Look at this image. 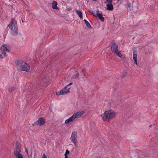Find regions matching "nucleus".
I'll list each match as a JSON object with an SVG mask.
<instances>
[{
    "mask_svg": "<svg viewBox=\"0 0 158 158\" xmlns=\"http://www.w3.org/2000/svg\"><path fill=\"white\" fill-rule=\"evenodd\" d=\"M116 114V113L114 111L110 110L105 111L101 114V116L103 121L109 122L110 119L115 118Z\"/></svg>",
    "mask_w": 158,
    "mask_h": 158,
    "instance_id": "f257e3e1",
    "label": "nucleus"
},
{
    "mask_svg": "<svg viewBox=\"0 0 158 158\" xmlns=\"http://www.w3.org/2000/svg\"><path fill=\"white\" fill-rule=\"evenodd\" d=\"M10 32L13 35H16L18 33L17 22L14 19H12L11 22L8 26Z\"/></svg>",
    "mask_w": 158,
    "mask_h": 158,
    "instance_id": "f03ea898",
    "label": "nucleus"
},
{
    "mask_svg": "<svg viewBox=\"0 0 158 158\" xmlns=\"http://www.w3.org/2000/svg\"><path fill=\"white\" fill-rule=\"evenodd\" d=\"M16 64L18 69L21 71L28 72L30 69V66L28 64L23 61H17Z\"/></svg>",
    "mask_w": 158,
    "mask_h": 158,
    "instance_id": "7ed1b4c3",
    "label": "nucleus"
},
{
    "mask_svg": "<svg viewBox=\"0 0 158 158\" xmlns=\"http://www.w3.org/2000/svg\"><path fill=\"white\" fill-rule=\"evenodd\" d=\"M72 84L73 83L71 82L70 84L67 85L64 87V89L61 90L59 92H56V94L57 95H60L66 94L67 93L69 92V89L70 88H69L67 89L66 88L68 86H70L71 85H72Z\"/></svg>",
    "mask_w": 158,
    "mask_h": 158,
    "instance_id": "20e7f679",
    "label": "nucleus"
},
{
    "mask_svg": "<svg viewBox=\"0 0 158 158\" xmlns=\"http://www.w3.org/2000/svg\"><path fill=\"white\" fill-rule=\"evenodd\" d=\"M77 133L76 131L73 132L70 137V139L72 142L76 146L77 140Z\"/></svg>",
    "mask_w": 158,
    "mask_h": 158,
    "instance_id": "39448f33",
    "label": "nucleus"
},
{
    "mask_svg": "<svg viewBox=\"0 0 158 158\" xmlns=\"http://www.w3.org/2000/svg\"><path fill=\"white\" fill-rule=\"evenodd\" d=\"M45 123V119L43 118H40L36 121L34 123V125H35L41 126L44 125Z\"/></svg>",
    "mask_w": 158,
    "mask_h": 158,
    "instance_id": "423d86ee",
    "label": "nucleus"
},
{
    "mask_svg": "<svg viewBox=\"0 0 158 158\" xmlns=\"http://www.w3.org/2000/svg\"><path fill=\"white\" fill-rule=\"evenodd\" d=\"M0 49L1 50H3L5 52H9L10 50V45L6 44H3L1 47Z\"/></svg>",
    "mask_w": 158,
    "mask_h": 158,
    "instance_id": "0eeeda50",
    "label": "nucleus"
},
{
    "mask_svg": "<svg viewBox=\"0 0 158 158\" xmlns=\"http://www.w3.org/2000/svg\"><path fill=\"white\" fill-rule=\"evenodd\" d=\"M84 112H85L83 111H79L75 113L72 115L75 119L76 118L81 117Z\"/></svg>",
    "mask_w": 158,
    "mask_h": 158,
    "instance_id": "6e6552de",
    "label": "nucleus"
},
{
    "mask_svg": "<svg viewBox=\"0 0 158 158\" xmlns=\"http://www.w3.org/2000/svg\"><path fill=\"white\" fill-rule=\"evenodd\" d=\"M118 45L116 44H114L111 47V50L113 53H115L118 51Z\"/></svg>",
    "mask_w": 158,
    "mask_h": 158,
    "instance_id": "1a4fd4ad",
    "label": "nucleus"
},
{
    "mask_svg": "<svg viewBox=\"0 0 158 158\" xmlns=\"http://www.w3.org/2000/svg\"><path fill=\"white\" fill-rule=\"evenodd\" d=\"M20 152L17 150H15L14 151V154L17 158H22L23 157L22 155L19 153Z\"/></svg>",
    "mask_w": 158,
    "mask_h": 158,
    "instance_id": "9d476101",
    "label": "nucleus"
},
{
    "mask_svg": "<svg viewBox=\"0 0 158 158\" xmlns=\"http://www.w3.org/2000/svg\"><path fill=\"white\" fill-rule=\"evenodd\" d=\"M75 120L73 115H72L70 118L65 120L64 123L65 124H67L70 123L72 122Z\"/></svg>",
    "mask_w": 158,
    "mask_h": 158,
    "instance_id": "9b49d317",
    "label": "nucleus"
},
{
    "mask_svg": "<svg viewBox=\"0 0 158 158\" xmlns=\"http://www.w3.org/2000/svg\"><path fill=\"white\" fill-rule=\"evenodd\" d=\"M97 15L96 16H98L101 21H104V18L103 17H102V14L99 13L98 10L97 11Z\"/></svg>",
    "mask_w": 158,
    "mask_h": 158,
    "instance_id": "f8f14e48",
    "label": "nucleus"
},
{
    "mask_svg": "<svg viewBox=\"0 0 158 158\" xmlns=\"http://www.w3.org/2000/svg\"><path fill=\"white\" fill-rule=\"evenodd\" d=\"M133 56L134 60L135 61V64L137 65V52L135 51H134L133 52Z\"/></svg>",
    "mask_w": 158,
    "mask_h": 158,
    "instance_id": "ddd939ff",
    "label": "nucleus"
},
{
    "mask_svg": "<svg viewBox=\"0 0 158 158\" xmlns=\"http://www.w3.org/2000/svg\"><path fill=\"white\" fill-rule=\"evenodd\" d=\"M57 2L55 1H53L52 3V7L53 9L57 10L58 7L57 6Z\"/></svg>",
    "mask_w": 158,
    "mask_h": 158,
    "instance_id": "4468645a",
    "label": "nucleus"
},
{
    "mask_svg": "<svg viewBox=\"0 0 158 158\" xmlns=\"http://www.w3.org/2000/svg\"><path fill=\"white\" fill-rule=\"evenodd\" d=\"M16 150H17L18 151H21V147L20 144L17 141L16 143Z\"/></svg>",
    "mask_w": 158,
    "mask_h": 158,
    "instance_id": "2eb2a0df",
    "label": "nucleus"
},
{
    "mask_svg": "<svg viewBox=\"0 0 158 158\" xmlns=\"http://www.w3.org/2000/svg\"><path fill=\"white\" fill-rule=\"evenodd\" d=\"M6 56V54L3 50L0 48V58H4Z\"/></svg>",
    "mask_w": 158,
    "mask_h": 158,
    "instance_id": "dca6fc26",
    "label": "nucleus"
},
{
    "mask_svg": "<svg viewBox=\"0 0 158 158\" xmlns=\"http://www.w3.org/2000/svg\"><path fill=\"white\" fill-rule=\"evenodd\" d=\"M107 9L109 10H113V6L112 4H107L106 5Z\"/></svg>",
    "mask_w": 158,
    "mask_h": 158,
    "instance_id": "f3484780",
    "label": "nucleus"
},
{
    "mask_svg": "<svg viewBox=\"0 0 158 158\" xmlns=\"http://www.w3.org/2000/svg\"><path fill=\"white\" fill-rule=\"evenodd\" d=\"M76 11L80 18L81 19H82L83 16L81 11V10H76Z\"/></svg>",
    "mask_w": 158,
    "mask_h": 158,
    "instance_id": "a211bd4d",
    "label": "nucleus"
},
{
    "mask_svg": "<svg viewBox=\"0 0 158 158\" xmlns=\"http://www.w3.org/2000/svg\"><path fill=\"white\" fill-rule=\"evenodd\" d=\"M84 21L85 22V23L86 26V27L89 28H91L92 27L90 25V23H89V22L87 21L85 19H84Z\"/></svg>",
    "mask_w": 158,
    "mask_h": 158,
    "instance_id": "6ab92c4d",
    "label": "nucleus"
},
{
    "mask_svg": "<svg viewBox=\"0 0 158 158\" xmlns=\"http://www.w3.org/2000/svg\"><path fill=\"white\" fill-rule=\"evenodd\" d=\"M105 3L108 4H112V0H107L104 2Z\"/></svg>",
    "mask_w": 158,
    "mask_h": 158,
    "instance_id": "aec40b11",
    "label": "nucleus"
},
{
    "mask_svg": "<svg viewBox=\"0 0 158 158\" xmlns=\"http://www.w3.org/2000/svg\"><path fill=\"white\" fill-rule=\"evenodd\" d=\"M25 151L27 153V154L29 156H31L32 154V152L31 151V152L30 153H29L28 152V150L26 148H25Z\"/></svg>",
    "mask_w": 158,
    "mask_h": 158,
    "instance_id": "412c9836",
    "label": "nucleus"
},
{
    "mask_svg": "<svg viewBox=\"0 0 158 158\" xmlns=\"http://www.w3.org/2000/svg\"><path fill=\"white\" fill-rule=\"evenodd\" d=\"M119 57L122 58L123 57V55L121 54V53L119 52L118 51H117V52H116L115 53Z\"/></svg>",
    "mask_w": 158,
    "mask_h": 158,
    "instance_id": "4be33fe9",
    "label": "nucleus"
},
{
    "mask_svg": "<svg viewBox=\"0 0 158 158\" xmlns=\"http://www.w3.org/2000/svg\"><path fill=\"white\" fill-rule=\"evenodd\" d=\"M79 76V74L78 73H77L74 75H73L72 78H76L78 77Z\"/></svg>",
    "mask_w": 158,
    "mask_h": 158,
    "instance_id": "5701e85b",
    "label": "nucleus"
},
{
    "mask_svg": "<svg viewBox=\"0 0 158 158\" xmlns=\"http://www.w3.org/2000/svg\"><path fill=\"white\" fill-rule=\"evenodd\" d=\"M85 71V70L84 69H82V72L83 73L84 76L83 77H88V75L87 74L85 73H84V72Z\"/></svg>",
    "mask_w": 158,
    "mask_h": 158,
    "instance_id": "b1692460",
    "label": "nucleus"
},
{
    "mask_svg": "<svg viewBox=\"0 0 158 158\" xmlns=\"http://www.w3.org/2000/svg\"><path fill=\"white\" fill-rule=\"evenodd\" d=\"M15 89V88L14 87H11L9 89V91L10 92H12Z\"/></svg>",
    "mask_w": 158,
    "mask_h": 158,
    "instance_id": "393cba45",
    "label": "nucleus"
},
{
    "mask_svg": "<svg viewBox=\"0 0 158 158\" xmlns=\"http://www.w3.org/2000/svg\"><path fill=\"white\" fill-rule=\"evenodd\" d=\"M127 7H129V8H130V7L131 6V3L129 2H127Z\"/></svg>",
    "mask_w": 158,
    "mask_h": 158,
    "instance_id": "a878e982",
    "label": "nucleus"
},
{
    "mask_svg": "<svg viewBox=\"0 0 158 158\" xmlns=\"http://www.w3.org/2000/svg\"><path fill=\"white\" fill-rule=\"evenodd\" d=\"M69 151L68 150H66L64 154V155H67L69 154Z\"/></svg>",
    "mask_w": 158,
    "mask_h": 158,
    "instance_id": "bb28decb",
    "label": "nucleus"
},
{
    "mask_svg": "<svg viewBox=\"0 0 158 158\" xmlns=\"http://www.w3.org/2000/svg\"><path fill=\"white\" fill-rule=\"evenodd\" d=\"M42 158H47L46 155L45 154H44L42 156Z\"/></svg>",
    "mask_w": 158,
    "mask_h": 158,
    "instance_id": "cd10ccee",
    "label": "nucleus"
},
{
    "mask_svg": "<svg viewBox=\"0 0 158 158\" xmlns=\"http://www.w3.org/2000/svg\"><path fill=\"white\" fill-rule=\"evenodd\" d=\"M67 155H64V158H68Z\"/></svg>",
    "mask_w": 158,
    "mask_h": 158,
    "instance_id": "c85d7f7f",
    "label": "nucleus"
},
{
    "mask_svg": "<svg viewBox=\"0 0 158 158\" xmlns=\"http://www.w3.org/2000/svg\"><path fill=\"white\" fill-rule=\"evenodd\" d=\"M92 15H94V16H95L96 17H97V16L95 15L94 14V13H92Z\"/></svg>",
    "mask_w": 158,
    "mask_h": 158,
    "instance_id": "c756f323",
    "label": "nucleus"
},
{
    "mask_svg": "<svg viewBox=\"0 0 158 158\" xmlns=\"http://www.w3.org/2000/svg\"><path fill=\"white\" fill-rule=\"evenodd\" d=\"M98 0H92L93 1H97Z\"/></svg>",
    "mask_w": 158,
    "mask_h": 158,
    "instance_id": "7c9ffc66",
    "label": "nucleus"
},
{
    "mask_svg": "<svg viewBox=\"0 0 158 158\" xmlns=\"http://www.w3.org/2000/svg\"><path fill=\"white\" fill-rule=\"evenodd\" d=\"M22 20L23 22H24V21H23V20L22 19Z\"/></svg>",
    "mask_w": 158,
    "mask_h": 158,
    "instance_id": "2f4dec72",
    "label": "nucleus"
},
{
    "mask_svg": "<svg viewBox=\"0 0 158 158\" xmlns=\"http://www.w3.org/2000/svg\"><path fill=\"white\" fill-rule=\"evenodd\" d=\"M22 158H23V157Z\"/></svg>",
    "mask_w": 158,
    "mask_h": 158,
    "instance_id": "473e14b6",
    "label": "nucleus"
}]
</instances>
